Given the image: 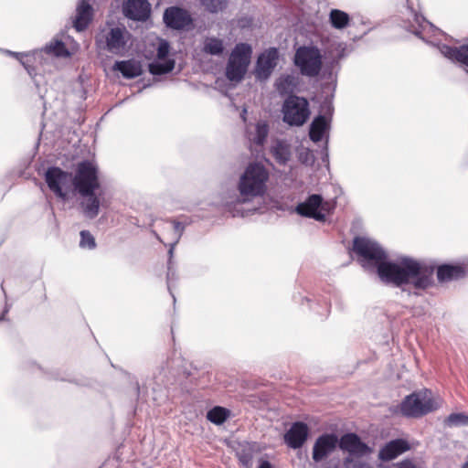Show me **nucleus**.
Here are the masks:
<instances>
[{
  "mask_svg": "<svg viewBox=\"0 0 468 468\" xmlns=\"http://www.w3.org/2000/svg\"><path fill=\"white\" fill-rule=\"evenodd\" d=\"M356 261L367 271H377L381 281L397 286L410 285L426 290L435 283L433 269L413 258H402L398 262L388 261L384 249L375 240L356 236L352 242Z\"/></svg>",
  "mask_w": 468,
  "mask_h": 468,
  "instance_id": "1",
  "label": "nucleus"
},
{
  "mask_svg": "<svg viewBox=\"0 0 468 468\" xmlns=\"http://www.w3.org/2000/svg\"><path fill=\"white\" fill-rule=\"evenodd\" d=\"M269 172L260 163L250 164L239 182V191L242 197H255L262 196L266 190Z\"/></svg>",
  "mask_w": 468,
  "mask_h": 468,
  "instance_id": "2",
  "label": "nucleus"
},
{
  "mask_svg": "<svg viewBox=\"0 0 468 468\" xmlns=\"http://www.w3.org/2000/svg\"><path fill=\"white\" fill-rule=\"evenodd\" d=\"M437 408L431 391L429 389L406 396L399 405L401 414L408 418H420Z\"/></svg>",
  "mask_w": 468,
  "mask_h": 468,
  "instance_id": "3",
  "label": "nucleus"
},
{
  "mask_svg": "<svg viewBox=\"0 0 468 468\" xmlns=\"http://www.w3.org/2000/svg\"><path fill=\"white\" fill-rule=\"evenodd\" d=\"M72 186L80 195H90L101 188L98 167L90 161H82L77 165L72 176Z\"/></svg>",
  "mask_w": 468,
  "mask_h": 468,
  "instance_id": "4",
  "label": "nucleus"
},
{
  "mask_svg": "<svg viewBox=\"0 0 468 468\" xmlns=\"http://www.w3.org/2000/svg\"><path fill=\"white\" fill-rule=\"evenodd\" d=\"M131 38L132 35L125 27H113L96 37V45L110 53L122 55Z\"/></svg>",
  "mask_w": 468,
  "mask_h": 468,
  "instance_id": "5",
  "label": "nucleus"
},
{
  "mask_svg": "<svg viewBox=\"0 0 468 468\" xmlns=\"http://www.w3.org/2000/svg\"><path fill=\"white\" fill-rule=\"evenodd\" d=\"M252 49L247 43H239L233 48L226 68V76L231 81H239L247 72Z\"/></svg>",
  "mask_w": 468,
  "mask_h": 468,
  "instance_id": "6",
  "label": "nucleus"
},
{
  "mask_svg": "<svg viewBox=\"0 0 468 468\" xmlns=\"http://www.w3.org/2000/svg\"><path fill=\"white\" fill-rule=\"evenodd\" d=\"M282 120L291 126H302L311 114L308 101L300 96L290 95L282 104Z\"/></svg>",
  "mask_w": 468,
  "mask_h": 468,
  "instance_id": "7",
  "label": "nucleus"
},
{
  "mask_svg": "<svg viewBox=\"0 0 468 468\" xmlns=\"http://www.w3.org/2000/svg\"><path fill=\"white\" fill-rule=\"evenodd\" d=\"M294 64L303 75L316 77L323 66L321 52L316 47H300L294 55Z\"/></svg>",
  "mask_w": 468,
  "mask_h": 468,
  "instance_id": "8",
  "label": "nucleus"
},
{
  "mask_svg": "<svg viewBox=\"0 0 468 468\" xmlns=\"http://www.w3.org/2000/svg\"><path fill=\"white\" fill-rule=\"evenodd\" d=\"M45 181L56 197L62 200L68 198V194L72 185V174L59 167L52 166L45 173Z\"/></svg>",
  "mask_w": 468,
  "mask_h": 468,
  "instance_id": "9",
  "label": "nucleus"
},
{
  "mask_svg": "<svg viewBox=\"0 0 468 468\" xmlns=\"http://www.w3.org/2000/svg\"><path fill=\"white\" fill-rule=\"evenodd\" d=\"M427 265L429 266V264ZM430 267L433 269L436 281L441 286L458 282L468 277V263L466 262L442 263L436 267L432 265Z\"/></svg>",
  "mask_w": 468,
  "mask_h": 468,
  "instance_id": "10",
  "label": "nucleus"
},
{
  "mask_svg": "<svg viewBox=\"0 0 468 468\" xmlns=\"http://www.w3.org/2000/svg\"><path fill=\"white\" fill-rule=\"evenodd\" d=\"M164 22L166 27L176 29H189L193 25V18L190 13L178 6H170L165 10Z\"/></svg>",
  "mask_w": 468,
  "mask_h": 468,
  "instance_id": "11",
  "label": "nucleus"
},
{
  "mask_svg": "<svg viewBox=\"0 0 468 468\" xmlns=\"http://www.w3.org/2000/svg\"><path fill=\"white\" fill-rule=\"evenodd\" d=\"M338 443V437L335 433H324L314 441L312 452L314 462L320 463L332 454Z\"/></svg>",
  "mask_w": 468,
  "mask_h": 468,
  "instance_id": "12",
  "label": "nucleus"
},
{
  "mask_svg": "<svg viewBox=\"0 0 468 468\" xmlns=\"http://www.w3.org/2000/svg\"><path fill=\"white\" fill-rule=\"evenodd\" d=\"M337 445L342 451L354 456H364L372 452V449L363 442L357 434L353 432L342 435L338 439Z\"/></svg>",
  "mask_w": 468,
  "mask_h": 468,
  "instance_id": "13",
  "label": "nucleus"
},
{
  "mask_svg": "<svg viewBox=\"0 0 468 468\" xmlns=\"http://www.w3.org/2000/svg\"><path fill=\"white\" fill-rule=\"evenodd\" d=\"M84 197V200L80 203L82 212L88 218H95L100 212V207H107L108 201L106 200L104 194L101 190L98 193L92 192L90 195H80Z\"/></svg>",
  "mask_w": 468,
  "mask_h": 468,
  "instance_id": "14",
  "label": "nucleus"
},
{
  "mask_svg": "<svg viewBox=\"0 0 468 468\" xmlns=\"http://www.w3.org/2000/svg\"><path fill=\"white\" fill-rule=\"evenodd\" d=\"M123 15L133 20L145 21L151 12L147 0H126L122 5Z\"/></svg>",
  "mask_w": 468,
  "mask_h": 468,
  "instance_id": "15",
  "label": "nucleus"
},
{
  "mask_svg": "<svg viewBox=\"0 0 468 468\" xmlns=\"http://www.w3.org/2000/svg\"><path fill=\"white\" fill-rule=\"evenodd\" d=\"M309 428L303 421L293 422L284 434V442L292 449L301 448L307 441Z\"/></svg>",
  "mask_w": 468,
  "mask_h": 468,
  "instance_id": "16",
  "label": "nucleus"
},
{
  "mask_svg": "<svg viewBox=\"0 0 468 468\" xmlns=\"http://www.w3.org/2000/svg\"><path fill=\"white\" fill-rule=\"evenodd\" d=\"M323 198L320 195L313 194L308 198L297 205L296 212L306 218H314L318 221H324V214L318 211V208L322 207Z\"/></svg>",
  "mask_w": 468,
  "mask_h": 468,
  "instance_id": "17",
  "label": "nucleus"
},
{
  "mask_svg": "<svg viewBox=\"0 0 468 468\" xmlns=\"http://www.w3.org/2000/svg\"><path fill=\"white\" fill-rule=\"evenodd\" d=\"M410 449V443L404 439H395L387 442L378 452V459L389 462Z\"/></svg>",
  "mask_w": 468,
  "mask_h": 468,
  "instance_id": "18",
  "label": "nucleus"
},
{
  "mask_svg": "<svg viewBox=\"0 0 468 468\" xmlns=\"http://www.w3.org/2000/svg\"><path fill=\"white\" fill-rule=\"evenodd\" d=\"M278 50L275 48L263 52L257 60V73L259 77L268 78L276 67Z\"/></svg>",
  "mask_w": 468,
  "mask_h": 468,
  "instance_id": "19",
  "label": "nucleus"
},
{
  "mask_svg": "<svg viewBox=\"0 0 468 468\" xmlns=\"http://www.w3.org/2000/svg\"><path fill=\"white\" fill-rule=\"evenodd\" d=\"M441 53L454 63H458L468 69V44L458 47L442 45L440 48Z\"/></svg>",
  "mask_w": 468,
  "mask_h": 468,
  "instance_id": "20",
  "label": "nucleus"
},
{
  "mask_svg": "<svg viewBox=\"0 0 468 468\" xmlns=\"http://www.w3.org/2000/svg\"><path fill=\"white\" fill-rule=\"evenodd\" d=\"M93 17V8L86 0H82L77 7L74 27L77 31L85 30Z\"/></svg>",
  "mask_w": 468,
  "mask_h": 468,
  "instance_id": "21",
  "label": "nucleus"
},
{
  "mask_svg": "<svg viewBox=\"0 0 468 468\" xmlns=\"http://www.w3.org/2000/svg\"><path fill=\"white\" fill-rule=\"evenodd\" d=\"M112 69L120 71L126 79H133L143 74L142 65L135 59L116 61Z\"/></svg>",
  "mask_w": 468,
  "mask_h": 468,
  "instance_id": "22",
  "label": "nucleus"
},
{
  "mask_svg": "<svg viewBox=\"0 0 468 468\" xmlns=\"http://www.w3.org/2000/svg\"><path fill=\"white\" fill-rule=\"evenodd\" d=\"M271 154L279 165H286L291 159V146L284 141H276L271 148Z\"/></svg>",
  "mask_w": 468,
  "mask_h": 468,
  "instance_id": "23",
  "label": "nucleus"
},
{
  "mask_svg": "<svg viewBox=\"0 0 468 468\" xmlns=\"http://www.w3.org/2000/svg\"><path fill=\"white\" fill-rule=\"evenodd\" d=\"M297 79L292 75H282L275 82V89L281 96L293 95L297 87Z\"/></svg>",
  "mask_w": 468,
  "mask_h": 468,
  "instance_id": "24",
  "label": "nucleus"
},
{
  "mask_svg": "<svg viewBox=\"0 0 468 468\" xmlns=\"http://www.w3.org/2000/svg\"><path fill=\"white\" fill-rule=\"evenodd\" d=\"M327 128L328 122L324 116L319 115L315 117L310 125V139L314 143L320 142L323 139Z\"/></svg>",
  "mask_w": 468,
  "mask_h": 468,
  "instance_id": "25",
  "label": "nucleus"
},
{
  "mask_svg": "<svg viewBox=\"0 0 468 468\" xmlns=\"http://www.w3.org/2000/svg\"><path fill=\"white\" fill-rule=\"evenodd\" d=\"M257 452L256 443H245L237 452L239 462L244 468H252V461Z\"/></svg>",
  "mask_w": 468,
  "mask_h": 468,
  "instance_id": "26",
  "label": "nucleus"
},
{
  "mask_svg": "<svg viewBox=\"0 0 468 468\" xmlns=\"http://www.w3.org/2000/svg\"><path fill=\"white\" fill-rule=\"evenodd\" d=\"M329 22L335 29H344L349 26L350 16L345 11L332 9L329 13Z\"/></svg>",
  "mask_w": 468,
  "mask_h": 468,
  "instance_id": "27",
  "label": "nucleus"
},
{
  "mask_svg": "<svg viewBox=\"0 0 468 468\" xmlns=\"http://www.w3.org/2000/svg\"><path fill=\"white\" fill-rule=\"evenodd\" d=\"M202 50L208 55H221L224 51L223 40L215 37H206L203 42Z\"/></svg>",
  "mask_w": 468,
  "mask_h": 468,
  "instance_id": "28",
  "label": "nucleus"
},
{
  "mask_svg": "<svg viewBox=\"0 0 468 468\" xmlns=\"http://www.w3.org/2000/svg\"><path fill=\"white\" fill-rule=\"evenodd\" d=\"M229 415V410L220 406H216L207 411V419L214 424L220 425L227 420Z\"/></svg>",
  "mask_w": 468,
  "mask_h": 468,
  "instance_id": "29",
  "label": "nucleus"
},
{
  "mask_svg": "<svg viewBox=\"0 0 468 468\" xmlns=\"http://www.w3.org/2000/svg\"><path fill=\"white\" fill-rule=\"evenodd\" d=\"M410 15L412 20L410 21L408 30L416 36H420L421 34L422 29H424L426 25L428 24V21L422 15L417 13L412 8L410 9Z\"/></svg>",
  "mask_w": 468,
  "mask_h": 468,
  "instance_id": "30",
  "label": "nucleus"
},
{
  "mask_svg": "<svg viewBox=\"0 0 468 468\" xmlns=\"http://www.w3.org/2000/svg\"><path fill=\"white\" fill-rule=\"evenodd\" d=\"M175 68V60L167 59L165 62L154 61L149 64V72L153 75H163L171 72Z\"/></svg>",
  "mask_w": 468,
  "mask_h": 468,
  "instance_id": "31",
  "label": "nucleus"
},
{
  "mask_svg": "<svg viewBox=\"0 0 468 468\" xmlns=\"http://www.w3.org/2000/svg\"><path fill=\"white\" fill-rule=\"evenodd\" d=\"M447 427H459L468 425V415L465 413H452L444 420Z\"/></svg>",
  "mask_w": 468,
  "mask_h": 468,
  "instance_id": "32",
  "label": "nucleus"
},
{
  "mask_svg": "<svg viewBox=\"0 0 468 468\" xmlns=\"http://www.w3.org/2000/svg\"><path fill=\"white\" fill-rule=\"evenodd\" d=\"M45 51L48 54H53L57 57H67L69 55L65 44L60 40H56L47 45Z\"/></svg>",
  "mask_w": 468,
  "mask_h": 468,
  "instance_id": "33",
  "label": "nucleus"
},
{
  "mask_svg": "<svg viewBox=\"0 0 468 468\" xmlns=\"http://www.w3.org/2000/svg\"><path fill=\"white\" fill-rule=\"evenodd\" d=\"M269 133V125L265 122H258L256 125V134L252 141L257 145H263Z\"/></svg>",
  "mask_w": 468,
  "mask_h": 468,
  "instance_id": "34",
  "label": "nucleus"
},
{
  "mask_svg": "<svg viewBox=\"0 0 468 468\" xmlns=\"http://www.w3.org/2000/svg\"><path fill=\"white\" fill-rule=\"evenodd\" d=\"M200 2L210 13L222 11L228 5V0H200Z\"/></svg>",
  "mask_w": 468,
  "mask_h": 468,
  "instance_id": "35",
  "label": "nucleus"
},
{
  "mask_svg": "<svg viewBox=\"0 0 468 468\" xmlns=\"http://www.w3.org/2000/svg\"><path fill=\"white\" fill-rule=\"evenodd\" d=\"M80 246L81 248H87L90 250H92L96 247L95 239L89 230L80 231Z\"/></svg>",
  "mask_w": 468,
  "mask_h": 468,
  "instance_id": "36",
  "label": "nucleus"
},
{
  "mask_svg": "<svg viewBox=\"0 0 468 468\" xmlns=\"http://www.w3.org/2000/svg\"><path fill=\"white\" fill-rule=\"evenodd\" d=\"M166 224H167V229H173L175 232V238L176 239H178L179 237L182 235V232L184 230V226L180 222L176 221V220L167 221Z\"/></svg>",
  "mask_w": 468,
  "mask_h": 468,
  "instance_id": "37",
  "label": "nucleus"
},
{
  "mask_svg": "<svg viewBox=\"0 0 468 468\" xmlns=\"http://www.w3.org/2000/svg\"><path fill=\"white\" fill-rule=\"evenodd\" d=\"M169 53V45L166 41H163L159 44L157 48V58L159 59H164L167 57Z\"/></svg>",
  "mask_w": 468,
  "mask_h": 468,
  "instance_id": "38",
  "label": "nucleus"
},
{
  "mask_svg": "<svg viewBox=\"0 0 468 468\" xmlns=\"http://www.w3.org/2000/svg\"><path fill=\"white\" fill-rule=\"evenodd\" d=\"M398 468H417L415 464L410 460H404L398 463Z\"/></svg>",
  "mask_w": 468,
  "mask_h": 468,
  "instance_id": "39",
  "label": "nucleus"
},
{
  "mask_svg": "<svg viewBox=\"0 0 468 468\" xmlns=\"http://www.w3.org/2000/svg\"><path fill=\"white\" fill-rule=\"evenodd\" d=\"M258 468H275L269 461L261 458Z\"/></svg>",
  "mask_w": 468,
  "mask_h": 468,
  "instance_id": "40",
  "label": "nucleus"
},
{
  "mask_svg": "<svg viewBox=\"0 0 468 468\" xmlns=\"http://www.w3.org/2000/svg\"><path fill=\"white\" fill-rule=\"evenodd\" d=\"M9 309H10V305H8L7 303H5L3 313L0 315V322L5 320V315L9 312Z\"/></svg>",
  "mask_w": 468,
  "mask_h": 468,
  "instance_id": "41",
  "label": "nucleus"
},
{
  "mask_svg": "<svg viewBox=\"0 0 468 468\" xmlns=\"http://www.w3.org/2000/svg\"><path fill=\"white\" fill-rule=\"evenodd\" d=\"M353 455H350L346 457L344 459V465L348 468L349 467V464L353 463V458H352Z\"/></svg>",
  "mask_w": 468,
  "mask_h": 468,
  "instance_id": "42",
  "label": "nucleus"
},
{
  "mask_svg": "<svg viewBox=\"0 0 468 468\" xmlns=\"http://www.w3.org/2000/svg\"><path fill=\"white\" fill-rule=\"evenodd\" d=\"M363 463H355L353 464V468H362Z\"/></svg>",
  "mask_w": 468,
  "mask_h": 468,
  "instance_id": "43",
  "label": "nucleus"
},
{
  "mask_svg": "<svg viewBox=\"0 0 468 468\" xmlns=\"http://www.w3.org/2000/svg\"><path fill=\"white\" fill-rule=\"evenodd\" d=\"M462 468H468V461L462 466Z\"/></svg>",
  "mask_w": 468,
  "mask_h": 468,
  "instance_id": "44",
  "label": "nucleus"
}]
</instances>
